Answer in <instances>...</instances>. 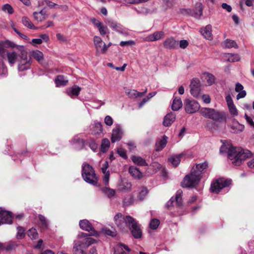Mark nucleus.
<instances>
[{"label":"nucleus","instance_id":"338daca9","mask_svg":"<svg viewBox=\"0 0 254 254\" xmlns=\"http://www.w3.org/2000/svg\"><path fill=\"white\" fill-rule=\"evenodd\" d=\"M189 45V43L187 40H182L180 41V47L182 49H185Z\"/></svg>","mask_w":254,"mask_h":254},{"label":"nucleus","instance_id":"680f3d73","mask_svg":"<svg viewBox=\"0 0 254 254\" xmlns=\"http://www.w3.org/2000/svg\"><path fill=\"white\" fill-rule=\"evenodd\" d=\"M95 128L97 129L95 133H100L102 131V125L101 123H96L95 124Z\"/></svg>","mask_w":254,"mask_h":254},{"label":"nucleus","instance_id":"7c9ffc66","mask_svg":"<svg viewBox=\"0 0 254 254\" xmlns=\"http://www.w3.org/2000/svg\"><path fill=\"white\" fill-rule=\"evenodd\" d=\"M168 137L164 135L162 139L156 143V150L160 151L162 150L166 145Z\"/></svg>","mask_w":254,"mask_h":254},{"label":"nucleus","instance_id":"2f4dec72","mask_svg":"<svg viewBox=\"0 0 254 254\" xmlns=\"http://www.w3.org/2000/svg\"><path fill=\"white\" fill-rule=\"evenodd\" d=\"M32 57L37 61L40 64H42L44 60L43 54L40 51H33L31 53Z\"/></svg>","mask_w":254,"mask_h":254},{"label":"nucleus","instance_id":"a211bd4d","mask_svg":"<svg viewBox=\"0 0 254 254\" xmlns=\"http://www.w3.org/2000/svg\"><path fill=\"white\" fill-rule=\"evenodd\" d=\"M71 141L74 145V148L77 150L82 149L85 145L84 140L79 138L77 136H74Z\"/></svg>","mask_w":254,"mask_h":254},{"label":"nucleus","instance_id":"7ed1b4c3","mask_svg":"<svg viewBox=\"0 0 254 254\" xmlns=\"http://www.w3.org/2000/svg\"><path fill=\"white\" fill-rule=\"evenodd\" d=\"M228 155L232 164L239 166L243 161L251 156L252 153L249 150L230 146L228 149Z\"/></svg>","mask_w":254,"mask_h":254},{"label":"nucleus","instance_id":"aec40b11","mask_svg":"<svg viewBox=\"0 0 254 254\" xmlns=\"http://www.w3.org/2000/svg\"><path fill=\"white\" fill-rule=\"evenodd\" d=\"M86 248L81 242H78L75 243L73 247V254H86L84 249Z\"/></svg>","mask_w":254,"mask_h":254},{"label":"nucleus","instance_id":"a878e982","mask_svg":"<svg viewBox=\"0 0 254 254\" xmlns=\"http://www.w3.org/2000/svg\"><path fill=\"white\" fill-rule=\"evenodd\" d=\"M184 155L183 154H179L178 155H174L171 156L168 158V161L170 162L173 166L177 167L179 165L181 161V158Z\"/></svg>","mask_w":254,"mask_h":254},{"label":"nucleus","instance_id":"de8ad7c7","mask_svg":"<svg viewBox=\"0 0 254 254\" xmlns=\"http://www.w3.org/2000/svg\"><path fill=\"white\" fill-rule=\"evenodd\" d=\"M160 224V221L157 219H153L151 220L150 222V227L152 229L155 230L156 229L159 225Z\"/></svg>","mask_w":254,"mask_h":254},{"label":"nucleus","instance_id":"20e7f679","mask_svg":"<svg viewBox=\"0 0 254 254\" xmlns=\"http://www.w3.org/2000/svg\"><path fill=\"white\" fill-rule=\"evenodd\" d=\"M82 176L83 180L87 183L95 185L97 179L95 171L89 164L84 163L82 167Z\"/></svg>","mask_w":254,"mask_h":254},{"label":"nucleus","instance_id":"3c124183","mask_svg":"<svg viewBox=\"0 0 254 254\" xmlns=\"http://www.w3.org/2000/svg\"><path fill=\"white\" fill-rule=\"evenodd\" d=\"M33 15L34 19L38 22H41L46 19V17L42 16L38 12H34Z\"/></svg>","mask_w":254,"mask_h":254},{"label":"nucleus","instance_id":"bf43d9fd","mask_svg":"<svg viewBox=\"0 0 254 254\" xmlns=\"http://www.w3.org/2000/svg\"><path fill=\"white\" fill-rule=\"evenodd\" d=\"M118 153L121 157L124 159L127 158L126 151L121 148L118 149Z\"/></svg>","mask_w":254,"mask_h":254},{"label":"nucleus","instance_id":"4c0bfd02","mask_svg":"<svg viewBox=\"0 0 254 254\" xmlns=\"http://www.w3.org/2000/svg\"><path fill=\"white\" fill-rule=\"evenodd\" d=\"M203 78L206 81L208 85H211L214 83L215 77L211 73H205L203 75Z\"/></svg>","mask_w":254,"mask_h":254},{"label":"nucleus","instance_id":"052dcab7","mask_svg":"<svg viewBox=\"0 0 254 254\" xmlns=\"http://www.w3.org/2000/svg\"><path fill=\"white\" fill-rule=\"evenodd\" d=\"M133 44H134V42L132 40H129L127 41H121L120 45L122 47H125Z\"/></svg>","mask_w":254,"mask_h":254},{"label":"nucleus","instance_id":"6e6d98bb","mask_svg":"<svg viewBox=\"0 0 254 254\" xmlns=\"http://www.w3.org/2000/svg\"><path fill=\"white\" fill-rule=\"evenodd\" d=\"M104 122L107 126H111L113 125V120L111 117L107 116L105 118Z\"/></svg>","mask_w":254,"mask_h":254},{"label":"nucleus","instance_id":"e433bc0d","mask_svg":"<svg viewBox=\"0 0 254 254\" xmlns=\"http://www.w3.org/2000/svg\"><path fill=\"white\" fill-rule=\"evenodd\" d=\"M68 80L65 79L63 75H58L55 79V83L57 86H65L67 84Z\"/></svg>","mask_w":254,"mask_h":254},{"label":"nucleus","instance_id":"393cba45","mask_svg":"<svg viewBox=\"0 0 254 254\" xmlns=\"http://www.w3.org/2000/svg\"><path fill=\"white\" fill-rule=\"evenodd\" d=\"M244 125L239 124L238 122L233 123L230 127V131L234 133L241 132L244 129Z\"/></svg>","mask_w":254,"mask_h":254},{"label":"nucleus","instance_id":"39448f33","mask_svg":"<svg viewBox=\"0 0 254 254\" xmlns=\"http://www.w3.org/2000/svg\"><path fill=\"white\" fill-rule=\"evenodd\" d=\"M200 112L203 117L215 122L220 121L223 117V115L221 113L212 108H203Z\"/></svg>","mask_w":254,"mask_h":254},{"label":"nucleus","instance_id":"72a5a7b5","mask_svg":"<svg viewBox=\"0 0 254 254\" xmlns=\"http://www.w3.org/2000/svg\"><path fill=\"white\" fill-rule=\"evenodd\" d=\"M131 160L132 161L137 165L140 166H147L148 164L146 162L145 160L139 156H132L131 157Z\"/></svg>","mask_w":254,"mask_h":254},{"label":"nucleus","instance_id":"69168bd1","mask_svg":"<svg viewBox=\"0 0 254 254\" xmlns=\"http://www.w3.org/2000/svg\"><path fill=\"white\" fill-rule=\"evenodd\" d=\"M202 99L204 103L209 104L211 101V98L208 95L204 94L202 96Z\"/></svg>","mask_w":254,"mask_h":254},{"label":"nucleus","instance_id":"bb28decb","mask_svg":"<svg viewBox=\"0 0 254 254\" xmlns=\"http://www.w3.org/2000/svg\"><path fill=\"white\" fill-rule=\"evenodd\" d=\"M183 103L180 97H176L174 98L171 108L173 111H178L182 107Z\"/></svg>","mask_w":254,"mask_h":254},{"label":"nucleus","instance_id":"6e6552de","mask_svg":"<svg viewBox=\"0 0 254 254\" xmlns=\"http://www.w3.org/2000/svg\"><path fill=\"white\" fill-rule=\"evenodd\" d=\"M128 217L131 216L127 215L124 217L121 213L116 214L114 216V220L115 224L120 230L124 231L125 230V227L128 226L127 219Z\"/></svg>","mask_w":254,"mask_h":254},{"label":"nucleus","instance_id":"1a4fd4ad","mask_svg":"<svg viewBox=\"0 0 254 254\" xmlns=\"http://www.w3.org/2000/svg\"><path fill=\"white\" fill-rule=\"evenodd\" d=\"M199 104L192 99H187L185 101V110L188 114H193L199 109Z\"/></svg>","mask_w":254,"mask_h":254},{"label":"nucleus","instance_id":"b1692460","mask_svg":"<svg viewBox=\"0 0 254 254\" xmlns=\"http://www.w3.org/2000/svg\"><path fill=\"white\" fill-rule=\"evenodd\" d=\"M39 220V225L41 229L46 230L49 227V222L48 220L43 215H38Z\"/></svg>","mask_w":254,"mask_h":254},{"label":"nucleus","instance_id":"f3484780","mask_svg":"<svg viewBox=\"0 0 254 254\" xmlns=\"http://www.w3.org/2000/svg\"><path fill=\"white\" fill-rule=\"evenodd\" d=\"M107 24L110 26L113 30L117 31V32L123 33L124 29L123 26L118 23L117 22L113 20H108L107 22Z\"/></svg>","mask_w":254,"mask_h":254},{"label":"nucleus","instance_id":"09e8293b","mask_svg":"<svg viewBox=\"0 0 254 254\" xmlns=\"http://www.w3.org/2000/svg\"><path fill=\"white\" fill-rule=\"evenodd\" d=\"M240 57L238 54H228V61L231 62H235L240 61Z\"/></svg>","mask_w":254,"mask_h":254},{"label":"nucleus","instance_id":"5fc2aeb1","mask_svg":"<svg viewBox=\"0 0 254 254\" xmlns=\"http://www.w3.org/2000/svg\"><path fill=\"white\" fill-rule=\"evenodd\" d=\"M230 113L233 116H237L238 114V110L236 109L235 105L228 107Z\"/></svg>","mask_w":254,"mask_h":254},{"label":"nucleus","instance_id":"864d4df0","mask_svg":"<svg viewBox=\"0 0 254 254\" xmlns=\"http://www.w3.org/2000/svg\"><path fill=\"white\" fill-rule=\"evenodd\" d=\"M182 14L184 15H190L193 16V10L190 8H183L181 10Z\"/></svg>","mask_w":254,"mask_h":254},{"label":"nucleus","instance_id":"2eb2a0df","mask_svg":"<svg viewBox=\"0 0 254 254\" xmlns=\"http://www.w3.org/2000/svg\"><path fill=\"white\" fill-rule=\"evenodd\" d=\"M123 132L119 126L113 129L111 141L113 143L120 140L122 137Z\"/></svg>","mask_w":254,"mask_h":254},{"label":"nucleus","instance_id":"473e14b6","mask_svg":"<svg viewBox=\"0 0 254 254\" xmlns=\"http://www.w3.org/2000/svg\"><path fill=\"white\" fill-rule=\"evenodd\" d=\"M129 172L133 177L137 179H140L142 176L141 172L138 168L135 167H130L129 168Z\"/></svg>","mask_w":254,"mask_h":254},{"label":"nucleus","instance_id":"603ef678","mask_svg":"<svg viewBox=\"0 0 254 254\" xmlns=\"http://www.w3.org/2000/svg\"><path fill=\"white\" fill-rule=\"evenodd\" d=\"M89 146L94 151H95L97 148L98 144L93 139H91L89 142Z\"/></svg>","mask_w":254,"mask_h":254},{"label":"nucleus","instance_id":"a18cd8bd","mask_svg":"<svg viewBox=\"0 0 254 254\" xmlns=\"http://www.w3.org/2000/svg\"><path fill=\"white\" fill-rule=\"evenodd\" d=\"M95 242H96V241L95 239L88 237L85 238L84 239L83 241L81 242V243H82L83 244V246H84L85 247V248H86L87 247H88L91 244L95 243Z\"/></svg>","mask_w":254,"mask_h":254},{"label":"nucleus","instance_id":"ea45409f","mask_svg":"<svg viewBox=\"0 0 254 254\" xmlns=\"http://www.w3.org/2000/svg\"><path fill=\"white\" fill-rule=\"evenodd\" d=\"M28 236L32 240L36 239L38 237V233L37 230L34 228L29 229L27 232Z\"/></svg>","mask_w":254,"mask_h":254},{"label":"nucleus","instance_id":"f257e3e1","mask_svg":"<svg viewBox=\"0 0 254 254\" xmlns=\"http://www.w3.org/2000/svg\"><path fill=\"white\" fill-rule=\"evenodd\" d=\"M16 48L18 51V54L15 52H9L7 54L6 58L8 63L13 65L18 60V55L20 58L18 64V70L19 71H23L27 70L30 68V59H28L27 57V52L25 50L23 46H16Z\"/></svg>","mask_w":254,"mask_h":254},{"label":"nucleus","instance_id":"0e129e2a","mask_svg":"<svg viewBox=\"0 0 254 254\" xmlns=\"http://www.w3.org/2000/svg\"><path fill=\"white\" fill-rule=\"evenodd\" d=\"M245 118L247 121V123L252 127H254V122L253 119L247 114L245 115Z\"/></svg>","mask_w":254,"mask_h":254},{"label":"nucleus","instance_id":"c756f323","mask_svg":"<svg viewBox=\"0 0 254 254\" xmlns=\"http://www.w3.org/2000/svg\"><path fill=\"white\" fill-rule=\"evenodd\" d=\"M81 90V88L75 85L73 86L71 89L67 90V94L71 97L73 98L74 96H77Z\"/></svg>","mask_w":254,"mask_h":254},{"label":"nucleus","instance_id":"c9c22d12","mask_svg":"<svg viewBox=\"0 0 254 254\" xmlns=\"http://www.w3.org/2000/svg\"><path fill=\"white\" fill-rule=\"evenodd\" d=\"M22 24L27 28L31 29H37V28L36 27L34 24L31 22V20L29 18L26 16H24L22 18Z\"/></svg>","mask_w":254,"mask_h":254},{"label":"nucleus","instance_id":"c85d7f7f","mask_svg":"<svg viewBox=\"0 0 254 254\" xmlns=\"http://www.w3.org/2000/svg\"><path fill=\"white\" fill-rule=\"evenodd\" d=\"M202 35L208 40L212 39L211 34V26L210 25H207L205 28L201 30Z\"/></svg>","mask_w":254,"mask_h":254},{"label":"nucleus","instance_id":"13d9d810","mask_svg":"<svg viewBox=\"0 0 254 254\" xmlns=\"http://www.w3.org/2000/svg\"><path fill=\"white\" fill-rule=\"evenodd\" d=\"M206 127L209 130H211L213 129H215L217 127V126L215 123L210 121H208L206 123Z\"/></svg>","mask_w":254,"mask_h":254},{"label":"nucleus","instance_id":"9d476101","mask_svg":"<svg viewBox=\"0 0 254 254\" xmlns=\"http://www.w3.org/2000/svg\"><path fill=\"white\" fill-rule=\"evenodd\" d=\"M201 84L200 80L197 78H193L190 84V92L191 94L195 98H197L200 94Z\"/></svg>","mask_w":254,"mask_h":254},{"label":"nucleus","instance_id":"5701e85b","mask_svg":"<svg viewBox=\"0 0 254 254\" xmlns=\"http://www.w3.org/2000/svg\"><path fill=\"white\" fill-rule=\"evenodd\" d=\"M192 10H193V17L196 18H199L202 14L203 5L202 3L200 2L196 3L194 8Z\"/></svg>","mask_w":254,"mask_h":254},{"label":"nucleus","instance_id":"a19ab883","mask_svg":"<svg viewBox=\"0 0 254 254\" xmlns=\"http://www.w3.org/2000/svg\"><path fill=\"white\" fill-rule=\"evenodd\" d=\"M148 193V190L145 187L141 188L138 192L137 195V198L140 200H142L144 199Z\"/></svg>","mask_w":254,"mask_h":254},{"label":"nucleus","instance_id":"37998d69","mask_svg":"<svg viewBox=\"0 0 254 254\" xmlns=\"http://www.w3.org/2000/svg\"><path fill=\"white\" fill-rule=\"evenodd\" d=\"M110 145V142L109 139L107 138L103 139L101 146V151L104 153L106 152L108 150Z\"/></svg>","mask_w":254,"mask_h":254},{"label":"nucleus","instance_id":"79ce46f5","mask_svg":"<svg viewBox=\"0 0 254 254\" xmlns=\"http://www.w3.org/2000/svg\"><path fill=\"white\" fill-rule=\"evenodd\" d=\"M17 232L16 235V239H23L25 237L26 234L25 229L21 226H18L17 227Z\"/></svg>","mask_w":254,"mask_h":254},{"label":"nucleus","instance_id":"c03bdc74","mask_svg":"<svg viewBox=\"0 0 254 254\" xmlns=\"http://www.w3.org/2000/svg\"><path fill=\"white\" fill-rule=\"evenodd\" d=\"M224 45L227 48H238L237 43L234 41L230 39H226L224 41Z\"/></svg>","mask_w":254,"mask_h":254},{"label":"nucleus","instance_id":"f8f14e48","mask_svg":"<svg viewBox=\"0 0 254 254\" xmlns=\"http://www.w3.org/2000/svg\"><path fill=\"white\" fill-rule=\"evenodd\" d=\"M13 215L11 211H6L0 207V220L2 224L12 223Z\"/></svg>","mask_w":254,"mask_h":254},{"label":"nucleus","instance_id":"6ab92c4d","mask_svg":"<svg viewBox=\"0 0 254 254\" xmlns=\"http://www.w3.org/2000/svg\"><path fill=\"white\" fill-rule=\"evenodd\" d=\"M164 36V32L163 31H157L147 36V41L153 42L163 38Z\"/></svg>","mask_w":254,"mask_h":254},{"label":"nucleus","instance_id":"f03ea898","mask_svg":"<svg viewBox=\"0 0 254 254\" xmlns=\"http://www.w3.org/2000/svg\"><path fill=\"white\" fill-rule=\"evenodd\" d=\"M207 167L208 163L206 162L196 164L195 166H193L190 174L184 178L183 182L182 183V186L183 188L195 186L199 182L203 172Z\"/></svg>","mask_w":254,"mask_h":254},{"label":"nucleus","instance_id":"0eeeda50","mask_svg":"<svg viewBox=\"0 0 254 254\" xmlns=\"http://www.w3.org/2000/svg\"><path fill=\"white\" fill-rule=\"evenodd\" d=\"M231 184V180L220 178L211 185L210 190L212 192L218 193L224 188Z\"/></svg>","mask_w":254,"mask_h":254},{"label":"nucleus","instance_id":"412c9836","mask_svg":"<svg viewBox=\"0 0 254 254\" xmlns=\"http://www.w3.org/2000/svg\"><path fill=\"white\" fill-rule=\"evenodd\" d=\"M176 115L173 113H170L164 117L163 125L165 127L170 126L175 120Z\"/></svg>","mask_w":254,"mask_h":254},{"label":"nucleus","instance_id":"cd10ccee","mask_svg":"<svg viewBox=\"0 0 254 254\" xmlns=\"http://www.w3.org/2000/svg\"><path fill=\"white\" fill-rule=\"evenodd\" d=\"M124 250L127 252L130 251V249L127 246L123 244H119L115 250L114 254H127Z\"/></svg>","mask_w":254,"mask_h":254},{"label":"nucleus","instance_id":"58836bf2","mask_svg":"<svg viewBox=\"0 0 254 254\" xmlns=\"http://www.w3.org/2000/svg\"><path fill=\"white\" fill-rule=\"evenodd\" d=\"M102 192L109 198L113 197L115 195V190L108 187H104L101 189Z\"/></svg>","mask_w":254,"mask_h":254},{"label":"nucleus","instance_id":"dca6fc26","mask_svg":"<svg viewBox=\"0 0 254 254\" xmlns=\"http://www.w3.org/2000/svg\"><path fill=\"white\" fill-rule=\"evenodd\" d=\"M179 45L178 41L175 40L173 37L166 39L163 43L164 48L169 49H176Z\"/></svg>","mask_w":254,"mask_h":254},{"label":"nucleus","instance_id":"9b49d317","mask_svg":"<svg viewBox=\"0 0 254 254\" xmlns=\"http://www.w3.org/2000/svg\"><path fill=\"white\" fill-rule=\"evenodd\" d=\"M79 224L81 229L88 231L89 233L90 236H98V232L94 229L91 224L87 220H80Z\"/></svg>","mask_w":254,"mask_h":254},{"label":"nucleus","instance_id":"e2e57ef3","mask_svg":"<svg viewBox=\"0 0 254 254\" xmlns=\"http://www.w3.org/2000/svg\"><path fill=\"white\" fill-rule=\"evenodd\" d=\"M109 177H110V173H109V171H108L107 173L104 175V177H103V182L105 185H107L108 184L109 181Z\"/></svg>","mask_w":254,"mask_h":254},{"label":"nucleus","instance_id":"423d86ee","mask_svg":"<svg viewBox=\"0 0 254 254\" xmlns=\"http://www.w3.org/2000/svg\"><path fill=\"white\" fill-rule=\"evenodd\" d=\"M128 226L131 234L135 239H139L142 236V231L140 225L136 220L132 217H128L127 219Z\"/></svg>","mask_w":254,"mask_h":254},{"label":"nucleus","instance_id":"4be33fe9","mask_svg":"<svg viewBox=\"0 0 254 254\" xmlns=\"http://www.w3.org/2000/svg\"><path fill=\"white\" fill-rule=\"evenodd\" d=\"M18 246L17 242L10 241L6 244L0 243V250H5L6 251H11Z\"/></svg>","mask_w":254,"mask_h":254},{"label":"nucleus","instance_id":"4d7b16f0","mask_svg":"<svg viewBox=\"0 0 254 254\" xmlns=\"http://www.w3.org/2000/svg\"><path fill=\"white\" fill-rule=\"evenodd\" d=\"M98 30L101 35H106L108 30V28L106 26H103L102 24L98 28Z\"/></svg>","mask_w":254,"mask_h":254},{"label":"nucleus","instance_id":"ddd939ff","mask_svg":"<svg viewBox=\"0 0 254 254\" xmlns=\"http://www.w3.org/2000/svg\"><path fill=\"white\" fill-rule=\"evenodd\" d=\"M9 47L13 48L16 47V45L8 40H6L4 42H0V56L3 59L6 58L7 54L9 53L5 48Z\"/></svg>","mask_w":254,"mask_h":254},{"label":"nucleus","instance_id":"f704fd0d","mask_svg":"<svg viewBox=\"0 0 254 254\" xmlns=\"http://www.w3.org/2000/svg\"><path fill=\"white\" fill-rule=\"evenodd\" d=\"M94 43L97 51L101 52V49L103 47V44H104L101 38L99 36H95L94 37Z\"/></svg>","mask_w":254,"mask_h":254},{"label":"nucleus","instance_id":"49530a36","mask_svg":"<svg viewBox=\"0 0 254 254\" xmlns=\"http://www.w3.org/2000/svg\"><path fill=\"white\" fill-rule=\"evenodd\" d=\"M2 10L4 12H7L8 14H11L13 13V9L12 6L9 4H5L2 6Z\"/></svg>","mask_w":254,"mask_h":254},{"label":"nucleus","instance_id":"8fccbe9b","mask_svg":"<svg viewBox=\"0 0 254 254\" xmlns=\"http://www.w3.org/2000/svg\"><path fill=\"white\" fill-rule=\"evenodd\" d=\"M127 4H137L146 2L148 0H124Z\"/></svg>","mask_w":254,"mask_h":254},{"label":"nucleus","instance_id":"4468645a","mask_svg":"<svg viewBox=\"0 0 254 254\" xmlns=\"http://www.w3.org/2000/svg\"><path fill=\"white\" fill-rule=\"evenodd\" d=\"M183 194V191L182 190H178L176 194V196L174 198V197H172L171 199L166 203V207L167 208H170V207L173 206V203L175 202L176 204L178 206H181L182 204V196Z\"/></svg>","mask_w":254,"mask_h":254},{"label":"nucleus","instance_id":"774afa93","mask_svg":"<svg viewBox=\"0 0 254 254\" xmlns=\"http://www.w3.org/2000/svg\"><path fill=\"white\" fill-rule=\"evenodd\" d=\"M44 2L50 8H53L57 5V4L49 0H44Z\"/></svg>","mask_w":254,"mask_h":254}]
</instances>
